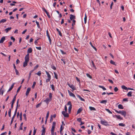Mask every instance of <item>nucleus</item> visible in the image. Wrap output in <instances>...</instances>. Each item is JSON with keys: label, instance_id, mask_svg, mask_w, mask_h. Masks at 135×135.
<instances>
[{"label": "nucleus", "instance_id": "41", "mask_svg": "<svg viewBox=\"0 0 135 135\" xmlns=\"http://www.w3.org/2000/svg\"><path fill=\"white\" fill-rule=\"evenodd\" d=\"M105 110L108 112L110 114H112V113L108 109H105Z\"/></svg>", "mask_w": 135, "mask_h": 135}, {"label": "nucleus", "instance_id": "55", "mask_svg": "<svg viewBox=\"0 0 135 135\" xmlns=\"http://www.w3.org/2000/svg\"><path fill=\"white\" fill-rule=\"evenodd\" d=\"M35 127H34V130L33 131V135H35V134L36 133V129H35Z\"/></svg>", "mask_w": 135, "mask_h": 135}, {"label": "nucleus", "instance_id": "22", "mask_svg": "<svg viewBox=\"0 0 135 135\" xmlns=\"http://www.w3.org/2000/svg\"><path fill=\"white\" fill-rule=\"evenodd\" d=\"M72 106L71 105V106H69V107L68 112H69V113H70L71 112V109L72 108Z\"/></svg>", "mask_w": 135, "mask_h": 135}, {"label": "nucleus", "instance_id": "38", "mask_svg": "<svg viewBox=\"0 0 135 135\" xmlns=\"http://www.w3.org/2000/svg\"><path fill=\"white\" fill-rule=\"evenodd\" d=\"M41 103H42L41 102L38 104L37 105H36V108H38V107H39L40 106Z\"/></svg>", "mask_w": 135, "mask_h": 135}, {"label": "nucleus", "instance_id": "31", "mask_svg": "<svg viewBox=\"0 0 135 135\" xmlns=\"http://www.w3.org/2000/svg\"><path fill=\"white\" fill-rule=\"evenodd\" d=\"M99 88L102 89H103L104 90H105L106 89L103 86L99 85Z\"/></svg>", "mask_w": 135, "mask_h": 135}, {"label": "nucleus", "instance_id": "63", "mask_svg": "<svg viewBox=\"0 0 135 135\" xmlns=\"http://www.w3.org/2000/svg\"><path fill=\"white\" fill-rule=\"evenodd\" d=\"M52 135H56V132H51Z\"/></svg>", "mask_w": 135, "mask_h": 135}, {"label": "nucleus", "instance_id": "2", "mask_svg": "<svg viewBox=\"0 0 135 135\" xmlns=\"http://www.w3.org/2000/svg\"><path fill=\"white\" fill-rule=\"evenodd\" d=\"M67 84L70 88L72 89V91H73L75 90L76 89L75 87L73 85H70L68 83H67Z\"/></svg>", "mask_w": 135, "mask_h": 135}, {"label": "nucleus", "instance_id": "20", "mask_svg": "<svg viewBox=\"0 0 135 135\" xmlns=\"http://www.w3.org/2000/svg\"><path fill=\"white\" fill-rule=\"evenodd\" d=\"M46 72L48 78L51 79V75L49 74V73L46 71Z\"/></svg>", "mask_w": 135, "mask_h": 135}, {"label": "nucleus", "instance_id": "64", "mask_svg": "<svg viewBox=\"0 0 135 135\" xmlns=\"http://www.w3.org/2000/svg\"><path fill=\"white\" fill-rule=\"evenodd\" d=\"M67 105H69L70 106L72 105L71 104V103L70 101H69L68 102V103L67 104Z\"/></svg>", "mask_w": 135, "mask_h": 135}, {"label": "nucleus", "instance_id": "57", "mask_svg": "<svg viewBox=\"0 0 135 135\" xmlns=\"http://www.w3.org/2000/svg\"><path fill=\"white\" fill-rule=\"evenodd\" d=\"M36 83L35 82H34L33 83V85L32 86V88H34L36 85Z\"/></svg>", "mask_w": 135, "mask_h": 135}, {"label": "nucleus", "instance_id": "1", "mask_svg": "<svg viewBox=\"0 0 135 135\" xmlns=\"http://www.w3.org/2000/svg\"><path fill=\"white\" fill-rule=\"evenodd\" d=\"M101 123L102 124L106 126H109L108 122L106 120H101L100 121Z\"/></svg>", "mask_w": 135, "mask_h": 135}, {"label": "nucleus", "instance_id": "50", "mask_svg": "<svg viewBox=\"0 0 135 135\" xmlns=\"http://www.w3.org/2000/svg\"><path fill=\"white\" fill-rule=\"evenodd\" d=\"M51 88L53 91H55V88L54 85L53 84H52L51 85Z\"/></svg>", "mask_w": 135, "mask_h": 135}, {"label": "nucleus", "instance_id": "12", "mask_svg": "<svg viewBox=\"0 0 135 135\" xmlns=\"http://www.w3.org/2000/svg\"><path fill=\"white\" fill-rule=\"evenodd\" d=\"M121 114L123 115L124 117H125L126 115V112L125 111H122L121 113Z\"/></svg>", "mask_w": 135, "mask_h": 135}, {"label": "nucleus", "instance_id": "62", "mask_svg": "<svg viewBox=\"0 0 135 135\" xmlns=\"http://www.w3.org/2000/svg\"><path fill=\"white\" fill-rule=\"evenodd\" d=\"M53 120V118H52V115H51V118L50 120V122H52Z\"/></svg>", "mask_w": 135, "mask_h": 135}, {"label": "nucleus", "instance_id": "14", "mask_svg": "<svg viewBox=\"0 0 135 135\" xmlns=\"http://www.w3.org/2000/svg\"><path fill=\"white\" fill-rule=\"evenodd\" d=\"M7 21L6 19H3L0 21V24L1 23H4L6 22Z\"/></svg>", "mask_w": 135, "mask_h": 135}, {"label": "nucleus", "instance_id": "40", "mask_svg": "<svg viewBox=\"0 0 135 135\" xmlns=\"http://www.w3.org/2000/svg\"><path fill=\"white\" fill-rule=\"evenodd\" d=\"M91 63L92 64V65L94 67L95 69H96V68L95 67V65L94 64V62H93V61L91 60Z\"/></svg>", "mask_w": 135, "mask_h": 135}, {"label": "nucleus", "instance_id": "28", "mask_svg": "<svg viewBox=\"0 0 135 135\" xmlns=\"http://www.w3.org/2000/svg\"><path fill=\"white\" fill-rule=\"evenodd\" d=\"M56 29L57 31L58 32L59 35L60 36H62V33L57 28Z\"/></svg>", "mask_w": 135, "mask_h": 135}, {"label": "nucleus", "instance_id": "47", "mask_svg": "<svg viewBox=\"0 0 135 135\" xmlns=\"http://www.w3.org/2000/svg\"><path fill=\"white\" fill-rule=\"evenodd\" d=\"M49 112L48 111L47 112V114L46 117V119H47L49 117Z\"/></svg>", "mask_w": 135, "mask_h": 135}, {"label": "nucleus", "instance_id": "59", "mask_svg": "<svg viewBox=\"0 0 135 135\" xmlns=\"http://www.w3.org/2000/svg\"><path fill=\"white\" fill-rule=\"evenodd\" d=\"M60 51L61 52L62 54H66V53L64 52L63 50H60Z\"/></svg>", "mask_w": 135, "mask_h": 135}, {"label": "nucleus", "instance_id": "36", "mask_svg": "<svg viewBox=\"0 0 135 135\" xmlns=\"http://www.w3.org/2000/svg\"><path fill=\"white\" fill-rule=\"evenodd\" d=\"M54 76H55V78L56 79H58L57 75V74L55 72H54Z\"/></svg>", "mask_w": 135, "mask_h": 135}, {"label": "nucleus", "instance_id": "21", "mask_svg": "<svg viewBox=\"0 0 135 135\" xmlns=\"http://www.w3.org/2000/svg\"><path fill=\"white\" fill-rule=\"evenodd\" d=\"M46 128H44L42 130V133L41 135H44L45 132Z\"/></svg>", "mask_w": 135, "mask_h": 135}, {"label": "nucleus", "instance_id": "16", "mask_svg": "<svg viewBox=\"0 0 135 135\" xmlns=\"http://www.w3.org/2000/svg\"><path fill=\"white\" fill-rule=\"evenodd\" d=\"M15 84V83H13L12 85L11 86V87L9 89V90L8 91V92H9L11 90L12 88H13L14 86V85Z\"/></svg>", "mask_w": 135, "mask_h": 135}, {"label": "nucleus", "instance_id": "10", "mask_svg": "<svg viewBox=\"0 0 135 135\" xmlns=\"http://www.w3.org/2000/svg\"><path fill=\"white\" fill-rule=\"evenodd\" d=\"M68 91L70 96H72L74 98L75 97V95L73 93L71 92L69 90H68Z\"/></svg>", "mask_w": 135, "mask_h": 135}, {"label": "nucleus", "instance_id": "11", "mask_svg": "<svg viewBox=\"0 0 135 135\" xmlns=\"http://www.w3.org/2000/svg\"><path fill=\"white\" fill-rule=\"evenodd\" d=\"M5 37L4 36L3 37H2L0 40V43H3L4 41L5 40Z\"/></svg>", "mask_w": 135, "mask_h": 135}, {"label": "nucleus", "instance_id": "30", "mask_svg": "<svg viewBox=\"0 0 135 135\" xmlns=\"http://www.w3.org/2000/svg\"><path fill=\"white\" fill-rule=\"evenodd\" d=\"M107 100H103L101 101L100 103H104L105 104L107 102Z\"/></svg>", "mask_w": 135, "mask_h": 135}, {"label": "nucleus", "instance_id": "7", "mask_svg": "<svg viewBox=\"0 0 135 135\" xmlns=\"http://www.w3.org/2000/svg\"><path fill=\"white\" fill-rule=\"evenodd\" d=\"M51 99L47 98L45 100H44V102H45L47 104H48L49 102L51 101Z\"/></svg>", "mask_w": 135, "mask_h": 135}, {"label": "nucleus", "instance_id": "18", "mask_svg": "<svg viewBox=\"0 0 135 135\" xmlns=\"http://www.w3.org/2000/svg\"><path fill=\"white\" fill-rule=\"evenodd\" d=\"M115 116L118 119H120L121 120H122L123 119V118L121 117L120 115H115Z\"/></svg>", "mask_w": 135, "mask_h": 135}, {"label": "nucleus", "instance_id": "17", "mask_svg": "<svg viewBox=\"0 0 135 135\" xmlns=\"http://www.w3.org/2000/svg\"><path fill=\"white\" fill-rule=\"evenodd\" d=\"M77 96L79 98V99L82 101H85V100L84 99H83V98L82 97H81V96L79 95H77Z\"/></svg>", "mask_w": 135, "mask_h": 135}, {"label": "nucleus", "instance_id": "46", "mask_svg": "<svg viewBox=\"0 0 135 135\" xmlns=\"http://www.w3.org/2000/svg\"><path fill=\"white\" fill-rule=\"evenodd\" d=\"M110 63L112 64H113L114 65H115V62L112 60H111L110 61Z\"/></svg>", "mask_w": 135, "mask_h": 135}, {"label": "nucleus", "instance_id": "8", "mask_svg": "<svg viewBox=\"0 0 135 135\" xmlns=\"http://www.w3.org/2000/svg\"><path fill=\"white\" fill-rule=\"evenodd\" d=\"M31 88H28L27 89V90L26 93V95L27 96L28 95L29 93L31 90Z\"/></svg>", "mask_w": 135, "mask_h": 135}, {"label": "nucleus", "instance_id": "13", "mask_svg": "<svg viewBox=\"0 0 135 135\" xmlns=\"http://www.w3.org/2000/svg\"><path fill=\"white\" fill-rule=\"evenodd\" d=\"M12 29V28L11 27H8L7 28H6L5 30V31L6 32V33H8L9 31H10Z\"/></svg>", "mask_w": 135, "mask_h": 135}, {"label": "nucleus", "instance_id": "44", "mask_svg": "<svg viewBox=\"0 0 135 135\" xmlns=\"http://www.w3.org/2000/svg\"><path fill=\"white\" fill-rule=\"evenodd\" d=\"M23 116L24 118V119L26 121L27 120L26 115L25 113L23 114Z\"/></svg>", "mask_w": 135, "mask_h": 135}, {"label": "nucleus", "instance_id": "49", "mask_svg": "<svg viewBox=\"0 0 135 135\" xmlns=\"http://www.w3.org/2000/svg\"><path fill=\"white\" fill-rule=\"evenodd\" d=\"M46 14L47 15L48 17L49 18H50V15L49 14V13L47 11L46 12H45Z\"/></svg>", "mask_w": 135, "mask_h": 135}, {"label": "nucleus", "instance_id": "39", "mask_svg": "<svg viewBox=\"0 0 135 135\" xmlns=\"http://www.w3.org/2000/svg\"><path fill=\"white\" fill-rule=\"evenodd\" d=\"M36 24L37 25V27L38 28H40V25H39V22H37L36 21Z\"/></svg>", "mask_w": 135, "mask_h": 135}, {"label": "nucleus", "instance_id": "60", "mask_svg": "<svg viewBox=\"0 0 135 135\" xmlns=\"http://www.w3.org/2000/svg\"><path fill=\"white\" fill-rule=\"evenodd\" d=\"M77 120L79 122H81V118H78Z\"/></svg>", "mask_w": 135, "mask_h": 135}, {"label": "nucleus", "instance_id": "3", "mask_svg": "<svg viewBox=\"0 0 135 135\" xmlns=\"http://www.w3.org/2000/svg\"><path fill=\"white\" fill-rule=\"evenodd\" d=\"M56 126V122H53L52 128L51 130V132H54L55 127Z\"/></svg>", "mask_w": 135, "mask_h": 135}, {"label": "nucleus", "instance_id": "48", "mask_svg": "<svg viewBox=\"0 0 135 135\" xmlns=\"http://www.w3.org/2000/svg\"><path fill=\"white\" fill-rule=\"evenodd\" d=\"M119 126H121L124 127L125 126V125L124 124H123V123H120L119 124Z\"/></svg>", "mask_w": 135, "mask_h": 135}, {"label": "nucleus", "instance_id": "4", "mask_svg": "<svg viewBox=\"0 0 135 135\" xmlns=\"http://www.w3.org/2000/svg\"><path fill=\"white\" fill-rule=\"evenodd\" d=\"M29 60V55L28 54L25 57V61L28 62Z\"/></svg>", "mask_w": 135, "mask_h": 135}, {"label": "nucleus", "instance_id": "9", "mask_svg": "<svg viewBox=\"0 0 135 135\" xmlns=\"http://www.w3.org/2000/svg\"><path fill=\"white\" fill-rule=\"evenodd\" d=\"M70 19L71 20L73 21V20L76 18L75 16L71 14L70 15Z\"/></svg>", "mask_w": 135, "mask_h": 135}, {"label": "nucleus", "instance_id": "27", "mask_svg": "<svg viewBox=\"0 0 135 135\" xmlns=\"http://www.w3.org/2000/svg\"><path fill=\"white\" fill-rule=\"evenodd\" d=\"M64 128V127L62 126V125H61L60 130V133L61 134L62 131L63 129Z\"/></svg>", "mask_w": 135, "mask_h": 135}, {"label": "nucleus", "instance_id": "24", "mask_svg": "<svg viewBox=\"0 0 135 135\" xmlns=\"http://www.w3.org/2000/svg\"><path fill=\"white\" fill-rule=\"evenodd\" d=\"M28 62L26 61H25V62H23V67H25L26 66H27V65Z\"/></svg>", "mask_w": 135, "mask_h": 135}, {"label": "nucleus", "instance_id": "33", "mask_svg": "<svg viewBox=\"0 0 135 135\" xmlns=\"http://www.w3.org/2000/svg\"><path fill=\"white\" fill-rule=\"evenodd\" d=\"M73 23L72 24V26H73L74 25H75L76 21L74 20H73Z\"/></svg>", "mask_w": 135, "mask_h": 135}, {"label": "nucleus", "instance_id": "61", "mask_svg": "<svg viewBox=\"0 0 135 135\" xmlns=\"http://www.w3.org/2000/svg\"><path fill=\"white\" fill-rule=\"evenodd\" d=\"M38 67V65H37L35 66L34 68V69L35 70Z\"/></svg>", "mask_w": 135, "mask_h": 135}, {"label": "nucleus", "instance_id": "32", "mask_svg": "<svg viewBox=\"0 0 135 135\" xmlns=\"http://www.w3.org/2000/svg\"><path fill=\"white\" fill-rule=\"evenodd\" d=\"M23 123L22 122L20 124V129L22 130L23 129L22 128V126H23Z\"/></svg>", "mask_w": 135, "mask_h": 135}, {"label": "nucleus", "instance_id": "34", "mask_svg": "<svg viewBox=\"0 0 135 135\" xmlns=\"http://www.w3.org/2000/svg\"><path fill=\"white\" fill-rule=\"evenodd\" d=\"M19 99H18L17 100V106H16V108L18 109V106L19 107L20 106V105H18V103H19Z\"/></svg>", "mask_w": 135, "mask_h": 135}, {"label": "nucleus", "instance_id": "5", "mask_svg": "<svg viewBox=\"0 0 135 135\" xmlns=\"http://www.w3.org/2000/svg\"><path fill=\"white\" fill-rule=\"evenodd\" d=\"M62 113L64 117H69V114L68 113H67L66 112H64V111H63L62 112Z\"/></svg>", "mask_w": 135, "mask_h": 135}, {"label": "nucleus", "instance_id": "35", "mask_svg": "<svg viewBox=\"0 0 135 135\" xmlns=\"http://www.w3.org/2000/svg\"><path fill=\"white\" fill-rule=\"evenodd\" d=\"M11 109L10 108L9 109V111L8 112V114L9 115V117H11Z\"/></svg>", "mask_w": 135, "mask_h": 135}, {"label": "nucleus", "instance_id": "15", "mask_svg": "<svg viewBox=\"0 0 135 135\" xmlns=\"http://www.w3.org/2000/svg\"><path fill=\"white\" fill-rule=\"evenodd\" d=\"M32 49L31 48H30L28 49L27 52L28 53V54H29V53H31V52H32Z\"/></svg>", "mask_w": 135, "mask_h": 135}, {"label": "nucleus", "instance_id": "26", "mask_svg": "<svg viewBox=\"0 0 135 135\" xmlns=\"http://www.w3.org/2000/svg\"><path fill=\"white\" fill-rule=\"evenodd\" d=\"M132 93V92L131 91H130L127 94V96L129 97H131Z\"/></svg>", "mask_w": 135, "mask_h": 135}, {"label": "nucleus", "instance_id": "53", "mask_svg": "<svg viewBox=\"0 0 135 135\" xmlns=\"http://www.w3.org/2000/svg\"><path fill=\"white\" fill-rule=\"evenodd\" d=\"M114 90L115 92H116L118 90V89L117 87H115L114 89Z\"/></svg>", "mask_w": 135, "mask_h": 135}, {"label": "nucleus", "instance_id": "6", "mask_svg": "<svg viewBox=\"0 0 135 135\" xmlns=\"http://www.w3.org/2000/svg\"><path fill=\"white\" fill-rule=\"evenodd\" d=\"M46 34L47 35L48 38L49 40V41L50 44H51V40L50 36L49 34V32L48 30L46 31Z\"/></svg>", "mask_w": 135, "mask_h": 135}, {"label": "nucleus", "instance_id": "29", "mask_svg": "<svg viewBox=\"0 0 135 135\" xmlns=\"http://www.w3.org/2000/svg\"><path fill=\"white\" fill-rule=\"evenodd\" d=\"M87 16L86 14L85 13V17L84 18V23L85 24H86V20H87Z\"/></svg>", "mask_w": 135, "mask_h": 135}, {"label": "nucleus", "instance_id": "43", "mask_svg": "<svg viewBox=\"0 0 135 135\" xmlns=\"http://www.w3.org/2000/svg\"><path fill=\"white\" fill-rule=\"evenodd\" d=\"M35 74H37L39 76H40L41 75V72L40 71H38L37 73H36Z\"/></svg>", "mask_w": 135, "mask_h": 135}, {"label": "nucleus", "instance_id": "42", "mask_svg": "<svg viewBox=\"0 0 135 135\" xmlns=\"http://www.w3.org/2000/svg\"><path fill=\"white\" fill-rule=\"evenodd\" d=\"M15 70L16 73V75H19V73L17 69H15Z\"/></svg>", "mask_w": 135, "mask_h": 135}, {"label": "nucleus", "instance_id": "52", "mask_svg": "<svg viewBox=\"0 0 135 135\" xmlns=\"http://www.w3.org/2000/svg\"><path fill=\"white\" fill-rule=\"evenodd\" d=\"M51 68L53 69L54 70H56V68L53 65H51Z\"/></svg>", "mask_w": 135, "mask_h": 135}, {"label": "nucleus", "instance_id": "23", "mask_svg": "<svg viewBox=\"0 0 135 135\" xmlns=\"http://www.w3.org/2000/svg\"><path fill=\"white\" fill-rule=\"evenodd\" d=\"M82 110V109L81 108H79L77 111V114L80 113Z\"/></svg>", "mask_w": 135, "mask_h": 135}, {"label": "nucleus", "instance_id": "25", "mask_svg": "<svg viewBox=\"0 0 135 135\" xmlns=\"http://www.w3.org/2000/svg\"><path fill=\"white\" fill-rule=\"evenodd\" d=\"M89 109L91 110H96V109L93 107H89Z\"/></svg>", "mask_w": 135, "mask_h": 135}, {"label": "nucleus", "instance_id": "45", "mask_svg": "<svg viewBox=\"0 0 135 135\" xmlns=\"http://www.w3.org/2000/svg\"><path fill=\"white\" fill-rule=\"evenodd\" d=\"M114 110L116 112H117L118 113H119V114H121V113H122V111H118L117 110L115 109H114Z\"/></svg>", "mask_w": 135, "mask_h": 135}, {"label": "nucleus", "instance_id": "58", "mask_svg": "<svg viewBox=\"0 0 135 135\" xmlns=\"http://www.w3.org/2000/svg\"><path fill=\"white\" fill-rule=\"evenodd\" d=\"M21 86H20L19 87V88H18V89L17 90V93H18L19 92V91H20V90L21 88Z\"/></svg>", "mask_w": 135, "mask_h": 135}, {"label": "nucleus", "instance_id": "51", "mask_svg": "<svg viewBox=\"0 0 135 135\" xmlns=\"http://www.w3.org/2000/svg\"><path fill=\"white\" fill-rule=\"evenodd\" d=\"M52 94L51 93H50L49 94V97L50 99H51L52 98Z\"/></svg>", "mask_w": 135, "mask_h": 135}, {"label": "nucleus", "instance_id": "56", "mask_svg": "<svg viewBox=\"0 0 135 135\" xmlns=\"http://www.w3.org/2000/svg\"><path fill=\"white\" fill-rule=\"evenodd\" d=\"M86 76L88 77H89L90 79H91L92 78L91 76L89 74H88L87 73V74H86Z\"/></svg>", "mask_w": 135, "mask_h": 135}, {"label": "nucleus", "instance_id": "54", "mask_svg": "<svg viewBox=\"0 0 135 135\" xmlns=\"http://www.w3.org/2000/svg\"><path fill=\"white\" fill-rule=\"evenodd\" d=\"M17 108H16L15 110V113H14V115H13V116H14V117H15L16 115V113H17Z\"/></svg>", "mask_w": 135, "mask_h": 135}, {"label": "nucleus", "instance_id": "19", "mask_svg": "<svg viewBox=\"0 0 135 135\" xmlns=\"http://www.w3.org/2000/svg\"><path fill=\"white\" fill-rule=\"evenodd\" d=\"M118 108L120 109H123L124 108V107H123V105H121L119 104L118 105Z\"/></svg>", "mask_w": 135, "mask_h": 135}, {"label": "nucleus", "instance_id": "37", "mask_svg": "<svg viewBox=\"0 0 135 135\" xmlns=\"http://www.w3.org/2000/svg\"><path fill=\"white\" fill-rule=\"evenodd\" d=\"M122 88L123 89L126 90L127 89V88L124 85L122 86Z\"/></svg>", "mask_w": 135, "mask_h": 135}]
</instances>
